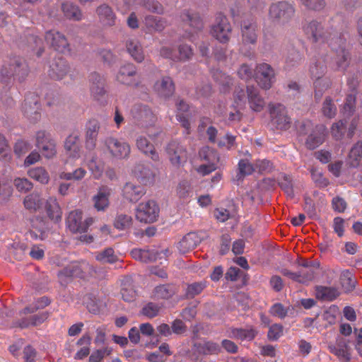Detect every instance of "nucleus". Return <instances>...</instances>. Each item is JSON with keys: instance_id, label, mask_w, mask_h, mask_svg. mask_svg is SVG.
<instances>
[{"instance_id": "obj_1", "label": "nucleus", "mask_w": 362, "mask_h": 362, "mask_svg": "<svg viewBox=\"0 0 362 362\" xmlns=\"http://www.w3.org/2000/svg\"><path fill=\"white\" fill-rule=\"evenodd\" d=\"M346 25L341 16L332 18L327 24H322L317 20L306 21L303 25V30L313 43H327L329 46L332 41H336L340 33H345Z\"/></svg>"}, {"instance_id": "obj_2", "label": "nucleus", "mask_w": 362, "mask_h": 362, "mask_svg": "<svg viewBox=\"0 0 362 362\" xmlns=\"http://www.w3.org/2000/svg\"><path fill=\"white\" fill-rule=\"evenodd\" d=\"M29 68L25 61L19 57L11 59L9 62L4 64L1 69V78L6 85L11 80L22 82L28 76Z\"/></svg>"}, {"instance_id": "obj_3", "label": "nucleus", "mask_w": 362, "mask_h": 362, "mask_svg": "<svg viewBox=\"0 0 362 362\" xmlns=\"http://www.w3.org/2000/svg\"><path fill=\"white\" fill-rule=\"evenodd\" d=\"M300 135L308 134L305 145L308 149L314 150L325 141L327 128L322 124L315 127L310 121L303 122L298 128Z\"/></svg>"}, {"instance_id": "obj_4", "label": "nucleus", "mask_w": 362, "mask_h": 362, "mask_svg": "<svg viewBox=\"0 0 362 362\" xmlns=\"http://www.w3.org/2000/svg\"><path fill=\"white\" fill-rule=\"evenodd\" d=\"M347 35V32L340 33L337 40L330 42L329 47L335 53V56L332 58V66L338 71H344L349 65L350 53L346 48Z\"/></svg>"}, {"instance_id": "obj_5", "label": "nucleus", "mask_w": 362, "mask_h": 362, "mask_svg": "<svg viewBox=\"0 0 362 362\" xmlns=\"http://www.w3.org/2000/svg\"><path fill=\"white\" fill-rule=\"evenodd\" d=\"M294 5L286 1L273 3L269 8V18L274 23L284 25L295 16Z\"/></svg>"}, {"instance_id": "obj_6", "label": "nucleus", "mask_w": 362, "mask_h": 362, "mask_svg": "<svg viewBox=\"0 0 362 362\" xmlns=\"http://www.w3.org/2000/svg\"><path fill=\"white\" fill-rule=\"evenodd\" d=\"M104 145L108 153L114 158L126 159L130 155V145L123 139L107 136L104 140Z\"/></svg>"}, {"instance_id": "obj_7", "label": "nucleus", "mask_w": 362, "mask_h": 362, "mask_svg": "<svg viewBox=\"0 0 362 362\" xmlns=\"http://www.w3.org/2000/svg\"><path fill=\"white\" fill-rule=\"evenodd\" d=\"M271 122L278 129H288L291 118L288 116L286 107L281 103H270L268 105Z\"/></svg>"}, {"instance_id": "obj_8", "label": "nucleus", "mask_w": 362, "mask_h": 362, "mask_svg": "<svg viewBox=\"0 0 362 362\" xmlns=\"http://www.w3.org/2000/svg\"><path fill=\"white\" fill-rule=\"evenodd\" d=\"M232 27L226 16L217 14L211 28V35L221 43H227L230 37Z\"/></svg>"}, {"instance_id": "obj_9", "label": "nucleus", "mask_w": 362, "mask_h": 362, "mask_svg": "<svg viewBox=\"0 0 362 362\" xmlns=\"http://www.w3.org/2000/svg\"><path fill=\"white\" fill-rule=\"evenodd\" d=\"M275 71L267 63H260L256 66L255 77L259 86L264 90H269L275 82Z\"/></svg>"}, {"instance_id": "obj_10", "label": "nucleus", "mask_w": 362, "mask_h": 362, "mask_svg": "<svg viewBox=\"0 0 362 362\" xmlns=\"http://www.w3.org/2000/svg\"><path fill=\"white\" fill-rule=\"evenodd\" d=\"M83 213L81 210L76 209L71 211L66 219V224L69 229L73 233H85L88 228L94 223V218L88 217L82 221Z\"/></svg>"}, {"instance_id": "obj_11", "label": "nucleus", "mask_w": 362, "mask_h": 362, "mask_svg": "<svg viewBox=\"0 0 362 362\" xmlns=\"http://www.w3.org/2000/svg\"><path fill=\"white\" fill-rule=\"evenodd\" d=\"M159 207L153 200L140 203L136 211V217L140 222L153 223L156 221Z\"/></svg>"}, {"instance_id": "obj_12", "label": "nucleus", "mask_w": 362, "mask_h": 362, "mask_svg": "<svg viewBox=\"0 0 362 362\" xmlns=\"http://www.w3.org/2000/svg\"><path fill=\"white\" fill-rule=\"evenodd\" d=\"M40 99L35 93H29L22 105L23 114L31 121L35 122L40 117Z\"/></svg>"}, {"instance_id": "obj_13", "label": "nucleus", "mask_w": 362, "mask_h": 362, "mask_svg": "<svg viewBox=\"0 0 362 362\" xmlns=\"http://www.w3.org/2000/svg\"><path fill=\"white\" fill-rule=\"evenodd\" d=\"M36 146L47 158H53L56 153V143L45 131H38L35 135Z\"/></svg>"}, {"instance_id": "obj_14", "label": "nucleus", "mask_w": 362, "mask_h": 362, "mask_svg": "<svg viewBox=\"0 0 362 362\" xmlns=\"http://www.w3.org/2000/svg\"><path fill=\"white\" fill-rule=\"evenodd\" d=\"M165 151L173 165L180 167L187 162V151L178 141H172L170 142L167 145Z\"/></svg>"}, {"instance_id": "obj_15", "label": "nucleus", "mask_w": 362, "mask_h": 362, "mask_svg": "<svg viewBox=\"0 0 362 362\" xmlns=\"http://www.w3.org/2000/svg\"><path fill=\"white\" fill-rule=\"evenodd\" d=\"M46 42L56 51L62 53H70L69 43L64 35L59 31L51 30L46 32L45 35Z\"/></svg>"}, {"instance_id": "obj_16", "label": "nucleus", "mask_w": 362, "mask_h": 362, "mask_svg": "<svg viewBox=\"0 0 362 362\" xmlns=\"http://www.w3.org/2000/svg\"><path fill=\"white\" fill-rule=\"evenodd\" d=\"M242 42L244 45H255L258 37V27L253 18L243 21L240 25Z\"/></svg>"}, {"instance_id": "obj_17", "label": "nucleus", "mask_w": 362, "mask_h": 362, "mask_svg": "<svg viewBox=\"0 0 362 362\" xmlns=\"http://www.w3.org/2000/svg\"><path fill=\"white\" fill-rule=\"evenodd\" d=\"M131 114L134 120L141 125H151L156 119L153 111L146 105H135L131 110Z\"/></svg>"}, {"instance_id": "obj_18", "label": "nucleus", "mask_w": 362, "mask_h": 362, "mask_svg": "<svg viewBox=\"0 0 362 362\" xmlns=\"http://www.w3.org/2000/svg\"><path fill=\"white\" fill-rule=\"evenodd\" d=\"M180 18L182 22L186 23L192 28L187 34V37L193 41L194 33L201 31L204 27L203 21L197 13L191 12L189 10H184Z\"/></svg>"}, {"instance_id": "obj_19", "label": "nucleus", "mask_w": 362, "mask_h": 362, "mask_svg": "<svg viewBox=\"0 0 362 362\" xmlns=\"http://www.w3.org/2000/svg\"><path fill=\"white\" fill-rule=\"evenodd\" d=\"M100 129V124L98 119H91L87 122L85 134V146L87 149L91 151L95 148Z\"/></svg>"}, {"instance_id": "obj_20", "label": "nucleus", "mask_w": 362, "mask_h": 362, "mask_svg": "<svg viewBox=\"0 0 362 362\" xmlns=\"http://www.w3.org/2000/svg\"><path fill=\"white\" fill-rule=\"evenodd\" d=\"M136 74V66L133 64H127L119 68L116 75L117 81L124 85L139 86V83L135 81Z\"/></svg>"}, {"instance_id": "obj_21", "label": "nucleus", "mask_w": 362, "mask_h": 362, "mask_svg": "<svg viewBox=\"0 0 362 362\" xmlns=\"http://www.w3.org/2000/svg\"><path fill=\"white\" fill-rule=\"evenodd\" d=\"M69 66L67 62L62 57L54 59L49 66L48 74L54 80H61L68 74Z\"/></svg>"}, {"instance_id": "obj_22", "label": "nucleus", "mask_w": 362, "mask_h": 362, "mask_svg": "<svg viewBox=\"0 0 362 362\" xmlns=\"http://www.w3.org/2000/svg\"><path fill=\"white\" fill-rule=\"evenodd\" d=\"M145 194L146 190L143 186L132 182H127L122 188L124 198L130 202H138Z\"/></svg>"}, {"instance_id": "obj_23", "label": "nucleus", "mask_w": 362, "mask_h": 362, "mask_svg": "<svg viewBox=\"0 0 362 362\" xmlns=\"http://www.w3.org/2000/svg\"><path fill=\"white\" fill-rule=\"evenodd\" d=\"M153 89L159 96L166 98L174 93L175 84L170 76H165L155 83Z\"/></svg>"}, {"instance_id": "obj_24", "label": "nucleus", "mask_w": 362, "mask_h": 362, "mask_svg": "<svg viewBox=\"0 0 362 362\" xmlns=\"http://www.w3.org/2000/svg\"><path fill=\"white\" fill-rule=\"evenodd\" d=\"M247 95L250 109L254 112H261L264 107L265 102L259 95L258 89L253 86H249L247 87Z\"/></svg>"}, {"instance_id": "obj_25", "label": "nucleus", "mask_w": 362, "mask_h": 362, "mask_svg": "<svg viewBox=\"0 0 362 362\" xmlns=\"http://www.w3.org/2000/svg\"><path fill=\"white\" fill-rule=\"evenodd\" d=\"M90 85V93L93 98L100 100L105 95V90L104 88L105 80L98 73H92L89 76Z\"/></svg>"}, {"instance_id": "obj_26", "label": "nucleus", "mask_w": 362, "mask_h": 362, "mask_svg": "<svg viewBox=\"0 0 362 362\" xmlns=\"http://www.w3.org/2000/svg\"><path fill=\"white\" fill-rule=\"evenodd\" d=\"M99 21L104 26H112L115 23L116 16L112 8L107 4H102L96 8Z\"/></svg>"}, {"instance_id": "obj_27", "label": "nucleus", "mask_w": 362, "mask_h": 362, "mask_svg": "<svg viewBox=\"0 0 362 362\" xmlns=\"http://www.w3.org/2000/svg\"><path fill=\"white\" fill-rule=\"evenodd\" d=\"M199 243L200 238L197 233H189L177 243V247L180 253L185 254L195 248Z\"/></svg>"}, {"instance_id": "obj_28", "label": "nucleus", "mask_w": 362, "mask_h": 362, "mask_svg": "<svg viewBox=\"0 0 362 362\" xmlns=\"http://www.w3.org/2000/svg\"><path fill=\"white\" fill-rule=\"evenodd\" d=\"M126 49L130 56L137 62L141 63L144 59L143 47L136 38H129L125 43Z\"/></svg>"}, {"instance_id": "obj_29", "label": "nucleus", "mask_w": 362, "mask_h": 362, "mask_svg": "<svg viewBox=\"0 0 362 362\" xmlns=\"http://www.w3.org/2000/svg\"><path fill=\"white\" fill-rule=\"evenodd\" d=\"M136 145L139 151L154 161L159 160V155L154 146L144 136H139L136 139Z\"/></svg>"}, {"instance_id": "obj_30", "label": "nucleus", "mask_w": 362, "mask_h": 362, "mask_svg": "<svg viewBox=\"0 0 362 362\" xmlns=\"http://www.w3.org/2000/svg\"><path fill=\"white\" fill-rule=\"evenodd\" d=\"M212 76L214 81L218 84L221 92L226 93L230 91L233 85V80L230 76L218 69L214 70L212 72Z\"/></svg>"}, {"instance_id": "obj_31", "label": "nucleus", "mask_w": 362, "mask_h": 362, "mask_svg": "<svg viewBox=\"0 0 362 362\" xmlns=\"http://www.w3.org/2000/svg\"><path fill=\"white\" fill-rule=\"evenodd\" d=\"M58 278L62 281H66V278L81 277L83 276V268L79 263L69 264L58 272Z\"/></svg>"}, {"instance_id": "obj_32", "label": "nucleus", "mask_w": 362, "mask_h": 362, "mask_svg": "<svg viewBox=\"0 0 362 362\" xmlns=\"http://www.w3.org/2000/svg\"><path fill=\"white\" fill-rule=\"evenodd\" d=\"M198 354L204 356L218 355L221 351V347L218 343L206 341L194 344Z\"/></svg>"}, {"instance_id": "obj_33", "label": "nucleus", "mask_w": 362, "mask_h": 362, "mask_svg": "<svg viewBox=\"0 0 362 362\" xmlns=\"http://www.w3.org/2000/svg\"><path fill=\"white\" fill-rule=\"evenodd\" d=\"M176 107L177 110L176 118L186 129V133L189 134L190 122L185 113L189 110V106L184 100H179L176 103Z\"/></svg>"}, {"instance_id": "obj_34", "label": "nucleus", "mask_w": 362, "mask_h": 362, "mask_svg": "<svg viewBox=\"0 0 362 362\" xmlns=\"http://www.w3.org/2000/svg\"><path fill=\"white\" fill-rule=\"evenodd\" d=\"M45 209L48 217L54 222H59L62 219V210L56 198L49 197L45 204Z\"/></svg>"}, {"instance_id": "obj_35", "label": "nucleus", "mask_w": 362, "mask_h": 362, "mask_svg": "<svg viewBox=\"0 0 362 362\" xmlns=\"http://www.w3.org/2000/svg\"><path fill=\"white\" fill-rule=\"evenodd\" d=\"M144 24L151 31L161 32L167 26V20L163 18L148 15L144 18Z\"/></svg>"}, {"instance_id": "obj_36", "label": "nucleus", "mask_w": 362, "mask_h": 362, "mask_svg": "<svg viewBox=\"0 0 362 362\" xmlns=\"http://www.w3.org/2000/svg\"><path fill=\"white\" fill-rule=\"evenodd\" d=\"M62 10L64 16L69 20L78 21L82 19L83 14L80 8L71 2L63 3Z\"/></svg>"}, {"instance_id": "obj_37", "label": "nucleus", "mask_w": 362, "mask_h": 362, "mask_svg": "<svg viewBox=\"0 0 362 362\" xmlns=\"http://www.w3.org/2000/svg\"><path fill=\"white\" fill-rule=\"evenodd\" d=\"M79 136L76 134L69 135L64 144V148L67 151L69 157L76 158L80 155V148L78 146Z\"/></svg>"}, {"instance_id": "obj_38", "label": "nucleus", "mask_w": 362, "mask_h": 362, "mask_svg": "<svg viewBox=\"0 0 362 362\" xmlns=\"http://www.w3.org/2000/svg\"><path fill=\"white\" fill-rule=\"evenodd\" d=\"M49 312H42L30 317L21 319L19 321L18 325L21 328H25L30 325L37 326L43 323L49 317Z\"/></svg>"}, {"instance_id": "obj_39", "label": "nucleus", "mask_w": 362, "mask_h": 362, "mask_svg": "<svg viewBox=\"0 0 362 362\" xmlns=\"http://www.w3.org/2000/svg\"><path fill=\"white\" fill-rule=\"evenodd\" d=\"M309 71L313 81L325 76L327 72L325 60L322 58L317 59L315 62L310 66Z\"/></svg>"}, {"instance_id": "obj_40", "label": "nucleus", "mask_w": 362, "mask_h": 362, "mask_svg": "<svg viewBox=\"0 0 362 362\" xmlns=\"http://www.w3.org/2000/svg\"><path fill=\"white\" fill-rule=\"evenodd\" d=\"M257 331L252 327L249 328H233L230 330L229 336L240 340L251 341L257 335Z\"/></svg>"}, {"instance_id": "obj_41", "label": "nucleus", "mask_w": 362, "mask_h": 362, "mask_svg": "<svg viewBox=\"0 0 362 362\" xmlns=\"http://www.w3.org/2000/svg\"><path fill=\"white\" fill-rule=\"evenodd\" d=\"M121 295L122 299L126 302H133L136 299V291L130 279H125L122 281Z\"/></svg>"}, {"instance_id": "obj_42", "label": "nucleus", "mask_w": 362, "mask_h": 362, "mask_svg": "<svg viewBox=\"0 0 362 362\" xmlns=\"http://www.w3.org/2000/svg\"><path fill=\"white\" fill-rule=\"evenodd\" d=\"M110 192L107 189H100L93 197L94 207L98 211H105L109 206Z\"/></svg>"}, {"instance_id": "obj_43", "label": "nucleus", "mask_w": 362, "mask_h": 362, "mask_svg": "<svg viewBox=\"0 0 362 362\" xmlns=\"http://www.w3.org/2000/svg\"><path fill=\"white\" fill-rule=\"evenodd\" d=\"M132 257L138 261L148 263L156 260V253L153 250L135 248L131 251Z\"/></svg>"}, {"instance_id": "obj_44", "label": "nucleus", "mask_w": 362, "mask_h": 362, "mask_svg": "<svg viewBox=\"0 0 362 362\" xmlns=\"http://www.w3.org/2000/svg\"><path fill=\"white\" fill-rule=\"evenodd\" d=\"M339 296L337 288L327 286H318L316 289V296L322 300L332 301Z\"/></svg>"}, {"instance_id": "obj_45", "label": "nucleus", "mask_w": 362, "mask_h": 362, "mask_svg": "<svg viewBox=\"0 0 362 362\" xmlns=\"http://www.w3.org/2000/svg\"><path fill=\"white\" fill-rule=\"evenodd\" d=\"M302 265L303 268L297 272L296 282L300 284H308L315 279V269L314 267H309L307 262Z\"/></svg>"}, {"instance_id": "obj_46", "label": "nucleus", "mask_w": 362, "mask_h": 362, "mask_svg": "<svg viewBox=\"0 0 362 362\" xmlns=\"http://www.w3.org/2000/svg\"><path fill=\"white\" fill-rule=\"evenodd\" d=\"M95 258L103 264H113L118 261V257L115 255L112 247H107L103 250L96 252L95 253Z\"/></svg>"}, {"instance_id": "obj_47", "label": "nucleus", "mask_w": 362, "mask_h": 362, "mask_svg": "<svg viewBox=\"0 0 362 362\" xmlns=\"http://www.w3.org/2000/svg\"><path fill=\"white\" fill-rule=\"evenodd\" d=\"M362 160V142L358 141L350 150L348 163L353 168L358 167Z\"/></svg>"}, {"instance_id": "obj_48", "label": "nucleus", "mask_w": 362, "mask_h": 362, "mask_svg": "<svg viewBox=\"0 0 362 362\" xmlns=\"http://www.w3.org/2000/svg\"><path fill=\"white\" fill-rule=\"evenodd\" d=\"M23 204L26 209L30 211H36L41 207L42 203L40 194L33 192L24 198Z\"/></svg>"}, {"instance_id": "obj_49", "label": "nucleus", "mask_w": 362, "mask_h": 362, "mask_svg": "<svg viewBox=\"0 0 362 362\" xmlns=\"http://www.w3.org/2000/svg\"><path fill=\"white\" fill-rule=\"evenodd\" d=\"M332 84V81L329 77L323 76L316 79L313 82L315 88V98L320 99L323 93L327 90Z\"/></svg>"}, {"instance_id": "obj_50", "label": "nucleus", "mask_w": 362, "mask_h": 362, "mask_svg": "<svg viewBox=\"0 0 362 362\" xmlns=\"http://www.w3.org/2000/svg\"><path fill=\"white\" fill-rule=\"evenodd\" d=\"M132 173L142 181L153 177V173L149 166L143 163L136 164L132 169Z\"/></svg>"}, {"instance_id": "obj_51", "label": "nucleus", "mask_w": 362, "mask_h": 362, "mask_svg": "<svg viewBox=\"0 0 362 362\" xmlns=\"http://www.w3.org/2000/svg\"><path fill=\"white\" fill-rule=\"evenodd\" d=\"M28 175L30 177L42 184H47L49 180L48 173L42 167H37L30 169L28 171Z\"/></svg>"}, {"instance_id": "obj_52", "label": "nucleus", "mask_w": 362, "mask_h": 362, "mask_svg": "<svg viewBox=\"0 0 362 362\" xmlns=\"http://www.w3.org/2000/svg\"><path fill=\"white\" fill-rule=\"evenodd\" d=\"M91 338L88 334L83 335L80 338L78 341V345L86 344V346L81 348L75 354L74 358L76 360H81L88 356L90 354L89 345L90 344Z\"/></svg>"}, {"instance_id": "obj_53", "label": "nucleus", "mask_w": 362, "mask_h": 362, "mask_svg": "<svg viewBox=\"0 0 362 362\" xmlns=\"http://www.w3.org/2000/svg\"><path fill=\"white\" fill-rule=\"evenodd\" d=\"M50 300L46 297L43 296L38 299H37L33 304L25 308L21 312V314H28L33 313L38 310L43 309L46 306L50 304Z\"/></svg>"}, {"instance_id": "obj_54", "label": "nucleus", "mask_w": 362, "mask_h": 362, "mask_svg": "<svg viewBox=\"0 0 362 362\" xmlns=\"http://www.w3.org/2000/svg\"><path fill=\"white\" fill-rule=\"evenodd\" d=\"M342 287L347 292L351 291L356 286V281L349 270L344 271L340 276Z\"/></svg>"}, {"instance_id": "obj_55", "label": "nucleus", "mask_w": 362, "mask_h": 362, "mask_svg": "<svg viewBox=\"0 0 362 362\" xmlns=\"http://www.w3.org/2000/svg\"><path fill=\"white\" fill-rule=\"evenodd\" d=\"M132 224V216L127 214H117L114 221V226L118 230H126Z\"/></svg>"}, {"instance_id": "obj_56", "label": "nucleus", "mask_w": 362, "mask_h": 362, "mask_svg": "<svg viewBox=\"0 0 362 362\" xmlns=\"http://www.w3.org/2000/svg\"><path fill=\"white\" fill-rule=\"evenodd\" d=\"M192 194L191 185L188 181H180L176 187V194L180 199H187Z\"/></svg>"}, {"instance_id": "obj_57", "label": "nucleus", "mask_w": 362, "mask_h": 362, "mask_svg": "<svg viewBox=\"0 0 362 362\" xmlns=\"http://www.w3.org/2000/svg\"><path fill=\"white\" fill-rule=\"evenodd\" d=\"M337 111V109L333 100L329 97L326 98L322 107V112L323 115L331 119L335 117Z\"/></svg>"}, {"instance_id": "obj_58", "label": "nucleus", "mask_w": 362, "mask_h": 362, "mask_svg": "<svg viewBox=\"0 0 362 362\" xmlns=\"http://www.w3.org/2000/svg\"><path fill=\"white\" fill-rule=\"evenodd\" d=\"M206 283L204 281L194 282L189 284L187 287L185 296L187 298H193L199 295L206 288Z\"/></svg>"}, {"instance_id": "obj_59", "label": "nucleus", "mask_w": 362, "mask_h": 362, "mask_svg": "<svg viewBox=\"0 0 362 362\" xmlns=\"http://www.w3.org/2000/svg\"><path fill=\"white\" fill-rule=\"evenodd\" d=\"M112 352V348L105 346L103 349L94 350L89 356V362H101L103 359L107 356H110Z\"/></svg>"}, {"instance_id": "obj_60", "label": "nucleus", "mask_w": 362, "mask_h": 362, "mask_svg": "<svg viewBox=\"0 0 362 362\" xmlns=\"http://www.w3.org/2000/svg\"><path fill=\"white\" fill-rule=\"evenodd\" d=\"M346 123V120L342 119L332 124L331 134L336 140H340L343 138Z\"/></svg>"}, {"instance_id": "obj_61", "label": "nucleus", "mask_w": 362, "mask_h": 362, "mask_svg": "<svg viewBox=\"0 0 362 362\" xmlns=\"http://www.w3.org/2000/svg\"><path fill=\"white\" fill-rule=\"evenodd\" d=\"M174 291L169 285H160L154 289L153 296L156 298L167 299L171 297Z\"/></svg>"}, {"instance_id": "obj_62", "label": "nucleus", "mask_w": 362, "mask_h": 362, "mask_svg": "<svg viewBox=\"0 0 362 362\" xmlns=\"http://www.w3.org/2000/svg\"><path fill=\"white\" fill-rule=\"evenodd\" d=\"M86 174V171L81 168L76 169L73 173L62 172L59 177L66 180H80L83 179Z\"/></svg>"}, {"instance_id": "obj_63", "label": "nucleus", "mask_w": 362, "mask_h": 362, "mask_svg": "<svg viewBox=\"0 0 362 362\" xmlns=\"http://www.w3.org/2000/svg\"><path fill=\"white\" fill-rule=\"evenodd\" d=\"M356 95L349 94L346 98V101L343 107V114L347 117L353 115L355 111Z\"/></svg>"}, {"instance_id": "obj_64", "label": "nucleus", "mask_w": 362, "mask_h": 362, "mask_svg": "<svg viewBox=\"0 0 362 362\" xmlns=\"http://www.w3.org/2000/svg\"><path fill=\"white\" fill-rule=\"evenodd\" d=\"M160 309L158 304L148 303L143 307L141 313L148 318H153L158 315Z\"/></svg>"}]
</instances>
